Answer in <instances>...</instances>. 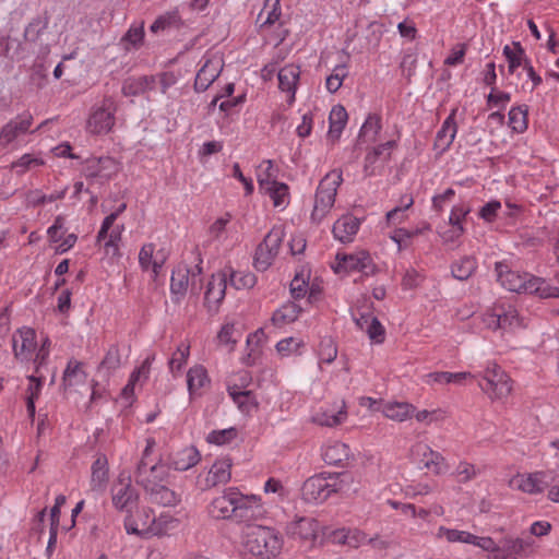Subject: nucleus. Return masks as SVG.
<instances>
[{"label": "nucleus", "instance_id": "obj_1", "mask_svg": "<svg viewBox=\"0 0 559 559\" xmlns=\"http://www.w3.org/2000/svg\"><path fill=\"white\" fill-rule=\"evenodd\" d=\"M207 513L212 519L229 520L249 527L263 520L267 511L261 496L243 493L239 487L230 486L211 500Z\"/></svg>", "mask_w": 559, "mask_h": 559}, {"label": "nucleus", "instance_id": "obj_2", "mask_svg": "<svg viewBox=\"0 0 559 559\" xmlns=\"http://www.w3.org/2000/svg\"><path fill=\"white\" fill-rule=\"evenodd\" d=\"M497 282L507 290L518 294H536L542 298L559 297V288L551 286L544 278L528 272L512 270L506 261L496 262Z\"/></svg>", "mask_w": 559, "mask_h": 559}, {"label": "nucleus", "instance_id": "obj_3", "mask_svg": "<svg viewBox=\"0 0 559 559\" xmlns=\"http://www.w3.org/2000/svg\"><path fill=\"white\" fill-rule=\"evenodd\" d=\"M242 546L257 559H275L282 554L284 537L272 526L253 525L243 532Z\"/></svg>", "mask_w": 559, "mask_h": 559}, {"label": "nucleus", "instance_id": "obj_4", "mask_svg": "<svg viewBox=\"0 0 559 559\" xmlns=\"http://www.w3.org/2000/svg\"><path fill=\"white\" fill-rule=\"evenodd\" d=\"M353 483L346 473H321L309 477L302 485V498L308 502L321 503L333 493L344 492Z\"/></svg>", "mask_w": 559, "mask_h": 559}, {"label": "nucleus", "instance_id": "obj_5", "mask_svg": "<svg viewBox=\"0 0 559 559\" xmlns=\"http://www.w3.org/2000/svg\"><path fill=\"white\" fill-rule=\"evenodd\" d=\"M343 182L341 169L329 171L319 182L314 194L313 209L310 214L312 224L320 225L331 213L340 186Z\"/></svg>", "mask_w": 559, "mask_h": 559}, {"label": "nucleus", "instance_id": "obj_6", "mask_svg": "<svg viewBox=\"0 0 559 559\" xmlns=\"http://www.w3.org/2000/svg\"><path fill=\"white\" fill-rule=\"evenodd\" d=\"M483 322L488 329L502 333H515L526 326L516 307L503 300L497 301L484 313Z\"/></svg>", "mask_w": 559, "mask_h": 559}, {"label": "nucleus", "instance_id": "obj_7", "mask_svg": "<svg viewBox=\"0 0 559 559\" xmlns=\"http://www.w3.org/2000/svg\"><path fill=\"white\" fill-rule=\"evenodd\" d=\"M479 388L492 401L507 399L511 391V379L507 372L496 362L489 361L483 373Z\"/></svg>", "mask_w": 559, "mask_h": 559}, {"label": "nucleus", "instance_id": "obj_8", "mask_svg": "<svg viewBox=\"0 0 559 559\" xmlns=\"http://www.w3.org/2000/svg\"><path fill=\"white\" fill-rule=\"evenodd\" d=\"M286 236L283 225H275L265 235L263 241L258 246L253 264L258 271H266L277 257L282 242Z\"/></svg>", "mask_w": 559, "mask_h": 559}, {"label": "nucleus", "instance_id": "obj_9", "mask_svg": "<svg viewBox=\"0 0 559 559\" xmlns=\"http://www.w3.org/2000/svg\"><path fill=\"white\" fill-rule=\"evenodd\" d=\"M333 269L338 274L360 272L366 276L373 275L377 272V265L366 250H356L352 253L338 252Z\"/></svg>", "mask_w": 559, "mask_h": 559}, {"label": "nucleus", "instance_id": "obj_10", "mask_svg": "<svg viewBox=\"0 0 559 559\" xmlns=\"http://www.w3.org/2000/svg\"><path fill=\"white\" fill-rule=\"evenodd\" d=\"M115 103L107 98L100 105L94 106L86 122V130L92 134H104L111 131L115 126Z\"/></svg>", "mask_w": 559, "mask_h": 559}, {"label": "nucleus", "instance_id": "obj_11", "mask_svg": "<svg viewBox=\"0 0 559 559\" xmlns=\"http://www.w3.org/2000/svg\"><path fill=\"white\" fill-rule=\"evenodd\" d=\"M551 471H537L533 473L516 474L510 480V487L528 495L542 493L554 480Z\"/></svg>", "mask_w": 559, "mask_h": 559}, {"label": "nucleus", "instance_id": "obj_12", "mask_svg": "<svg viewBox=\"0 0 559 559\" xmlns=\"http://www.w3.org/2000/svg\"><path fill=\"white\" fill-rule=\"evenodd\" d=\"M324 527L320 523L308 516L298 518L286 525V534L300 543L313 547Z\"/></svg>", "mask_w": 559, "mask_h": 559}, {"label": "nucleus", "instance_id": "obj_13", "mask_svg": "<svg viewBox=\"0 0 559 559\" xmlns=\"http://www.w3.org/2000/svg\"><path fill=\"white\" fill-rule=\"evenodd\" d=\"M322 536L333 545L357 549L367 544L368 534L357 527H324Z\"/></svg>", "mask_w": 559, "mask_h": 559}, {"label": "nucleus", "instance_id": "obj_14", "mask_svg": "<svg viewBox=\"0 0 559 559\" xmlns=\"http://www.w3.org/2000/svg\"><path fill=\"white\" fill-rule=\"evenodd\" d=\"M138 500L135 488L131 484L130 476L121 473L111 487V501L119 511L129 512Z\"/></svg>", "mask_w": 559, "mask_h": 559}, {"label": "nucleus", "instance_id": "obj_15", "mask_svg": "<svg viewBox=\"0 0 559 559\" xmlns=\"http://www.w3.org/2000/svg\"><path fill=\"white\" fill-rule=\"evenodd\" d=\"M202 66L197 73L194 88L198 92H204L221 74L224 61L218 53H206L202 58Z\"/></svg>", "mask_w": 559, "mask_h": 559}, {"label": "nucleus", "instance_id": "obj_16", "mask_svg": "<svg viewBox=\"0 0 559 559\" xmlns=\"http://www.w3.org/2000/svg\"><path fill=\"white\" fill-rule=\"evenodd\" d=\"M155 514L147 507L140 508L134 514H129L124 519V528L128 534L141 537L153 536Z\"/></svg>", "mask_w": 559, "mask_h": 559}, {"label": "nucleus", "instance_id": "obj_17", "mask_svg": "<svg viewBox=\"0 0 559 559\" xmlns=\"http://www.w3.org/2000/svg\"><path fill=\"white\" fill-rule=\"evenodd\" d=\"M167 260L164 249H156L152 242L144 243L139 252V265L144 272H152V278L157 280Z\"/></svg>", "mask_w": 559, "mask_h": 559}, {"label": "nucleus", "instance_id": "obj_18", "mask_svg": "<svg viewBox=\"0 0 559 559\" xmlns=\"http://www.w3.org/2000/svg\"><path fill=\"white\" fill-rule=\"evenodd\" d=\"M12 347L16 359L21 361L31 360L37 348L35 330L27 326L19 329L12 335Z\"/></svg>", "mask_w": 559, "mask_h": 559}, {"label": "nucleus", "instance_id": "obj_19", "mask_svg": "<svg viewBox=\"0 0 559 559\" xmlns=\"http://www.w3.org/2000/svg\"><path fill=\"white\" fill-rule=\"evenodd\" d=\"M33 124V116L23 112L5 123L0 131V145L7 147L26 134Z\"/></svg>", "mask_w": 559, "mask_h": 559}, {"label": "nucleus", "instance_id": "obj_20", "mask_svg": "<svg viewBox=\"0 0 559 559\" xmlns=\"http://www.w3.org/2000/svg\"><path fill=\"white\" fill-rule=\"evenodd\" d=\"M227 282L222 270L213 274L206 285L204 305L209 312H217L219 305L225 298Z\"/></svg>", "mask_w": 559, "mask_h": 559}, {"label": "nucleus", "instance_id": "obj_21", "mask_svg": "<svg viewBox=\"0 0 559 559\" xmlns=\"http://www.w3.org/2000/svg\"><path fill=\"white\" fill-rule=\"evenodd\" d=\"M361 219L352 213L343 214L332 226V235L342 243L353 242L360 229Z\"/></svg>", "mask_w": 559, "mask_h": 559}, {"label": "nucleus", "instance_id": "obj_22", "mask_svg": "<svg viewBox=\"0 0 559 559\" xmlns=\"http://www.w3.org/2000/svg\"><path fill=\"white\" fill-rule=\"evenodd\" d=\"M395 146L396 142L391 140L371 148L365 157L364 171L366 176H374L377 170L390 159L391 152Z\"/></svg>", "mask_w": 559, "mask_h": 559}, {"label": "nucleus", "instance_id": "obj_23", "mask_svg": "<svg viewBox=\"0 0 559 559\" xmlns=\"http://www.w3.org/2000/svg\"><path fill=\"white\" fill-rule=\"evenodd\" d=\"M267 5L264 7V10L259 14V19L266 13L265 20L261 23L260 29L262 33L266 34L269 29L273 26H276L274 40L276 44L282 43L288 35V31L283 27V23L280 21L282 15L281 4L280 2L273 1L271 10H266Z\"/></svg>", "mask_w": 559, "mask_h": 559}, {"label": "nucleus", "instance_id": "obj_24", "mask_svg": "<svg viewBox=\"0 0 559 559\" xmlns=\"http://www.w3.org/2000/svg\"><path fill=\"white\" fill-rule=\"evenodd\" d=\"M201 461V454L194 445H187L174 451L168 459L169 467L178 472H186Z\"/></svg>", "mask_w": 559, "mask_h": 559}, {"label": "nucleus", "instance_id": "obj_25", "mask_svg": "<svg viewBox=\"0 0 559 559\" xmlns=\"http://www.w3.org/2000/svg\"><path fill=\"white\" fill-rule=\"evenodd\" d=\"M278 87L287 94L289 105L295 102V94L300 79V68L296 64L283 67L278 73Z\"/></svg>", "mask_w": 559, "mask_h": 559}, {"label": "nucleus", "instance_id": "obj_26", "mask_svg": "<svg viewBox=\"0 0 559 559\" xmlns=\"http://www.w3.org/2000/svg\"><path fill=\"white\" fill-rule=\"evenodd\" d=\"M347 418V409L344 401L332 407H321L314 413L312 420L320 426L334 427L343 424Z\"/></svg>", "mask_w": 559, "mask_h": 559}, {"label": "nucleus", "instance_id": "obj_27", "mask_svg": "<svg viewBox=\"0 0 559 559\" xmlns=\"http://www.w3.org/2000/svg\"><path fill=\"white\" fill-rule=\"evenodd\" d=\"M457 109H452L451 114L443 121L440 130L437 132L435 139V148L439 150L441 153L445 152L452 145L456 133L457 126L455 121Z\"/></svg>", "mask_w": 559, "mask_h": 559}, {"label": "nucleus", "instance_id": "obj_28", "mask_svg": "<svg viewBox=\"0 0 559 559\" xmlns=\"http://www.w3.org/2000/svg\"><path fill=\"white\" fill-rule=\"evenodd\" d=\"M235 234H237V230L230 225L229 214L215 219L209 228L210 237L226 246L233 245L237 241V238L234 237Z\"/></svg>", "mask_w": 559, "mask_h": 559}, {"label": "nucleus", "instance_id": "obj_29", "mask_svg": "<svg viewBox=\"0 0 559 559\" xmlns=\"http://www.w3.org/2000/svg\"><path fill=\"white\" fill-rule=\"evenodd\" d=\"M109 479L108 460L105 455H98L91 467V490L104 492Z\"/></svg>", "mask_w": 559, "mask_h": 559}, {"label": "nucleus", "instance_id": "obj_30", "mask_svg": "<svg viewBox=\"0 0 559 559\" xmlns=\"http://www.w3.org/2000/svg\"><path fill=\"white\" fill-rule=\"evenodd\" d=\"M211 383L207 370L202 365L191 367L187 372V385L191 397L201 396L203 389Z\"/></svg>", "mask_w": 559, "mask_h": 559}, {"label": "nucleus", "instance_id": "obj_31", "mask_svg": "<svg viewBox=\"0 0 559 559\" xmlns=\"http://www.w3.org/2000/svg\"><path fill=\"white\" fill-rule=\"evenodd\" d=\"M231 460L228 457L216 460L207 473L206 484L210 487L227 484L231 478Z\"/></svg>", "mask_w": 559, "mask_h": 559}, {"label": "nucleus", "instance_id": "obj_32", "mask_svg": "<svg viewBox=\"0 0 559 559\" xmlns=\"http://www.w3.org/2000/svg\"><path fill=\"white\" fill-rule=\"evenodd\" d=\"M190 271L185 264H178L171 273L170 293L173 300L179 302L186 295L189 286Z\"/></svg>", "mask_w": 559, "mask_h": 559}, {"label": "nucleus", "instance_id": "obj_33", "mask_svg": "<svg viewBox=\"0 0 559 559\" xmlns=\"http://www.w3.org/2000/svg\"><path fill=\"white\" fill-rule=\"evenodd\" d=\"M225 280L235 289H250L257 284V276L250 271H236L230 265L222 269Z\"/></svg>", "mask_w": 559, "mask_h": 559}, {"label": "nucleus", "instance_id": "obj_34", "mask_svg": "<svg viewBox=\"0 0 559 559\" xmlns=\"http://www.w3.org/2000/svg\"><path fill=\"white\" fill-rule=\"evenodd\" d=\"M355 322L373 343L381 344L384 342L385 330L377 318L371 314H361L359 318H355Z\"/></svg>", "mask_w": 559, "mask_h": 559}, {"label": "nucleus", "instance_id": "obj_35", "mask_svg": "<svg viewBox=\"0 0 559 559\" xmlns=\"http://www.w3.org/2000/svg\"><path fill=\"white\" fill-rule=\"evenodd\" d=\"M350 456L349 447L341 441L328 442L322 448V457L326 464L338 465Z\"/></svg>", "mask_w": 559, "mask_h": 559}, {"label": "nucleus", "instance_id": "obj_36", "mask_svg": "<svg viewBox=\"0 0 559 559\" xmlns=\"http://www.w3.org/2000/svg\"><path fill=\"white\" fill-rule=\"evenodd\" d=\"M87 169L90 176L109 179L118 173L119 167L115 158L105 156L88 160Z\"/></svg>", "mask_w": 559, "mask_h": 559}, {"label": "nucleus", "instance_id": "obj_37", "mask_svg": "<svg viewBox=\"0 0 559 559\" xmlns=\"http://www.w3.org/2000/svg\"><path fill=\"white\" fill-rule=\"evenodd\" d=\"M502 52L508 61L509 74H514L520 67L525 69V64L531 62L525 53V50L518 41L513 43L512 45H506Z\"/></svg>", "mask_w": 559, "mask_h": 559}, {"label": "nucleus", "instance_id": "obj_38", "mask_svg": "<svg viewBox=\"0 0 559 559\" xmlns=\"http://www.w3.org/2000/svg\"><path fill=\"white\" fill-rule=\"evenodd\" d=\"M266 341V335L263 329H258L253 333H250L247 337V355L243 357V364L247 366H253L257 364L261 348Z\"/></svg>", "mask_w": 559, "mask_h": 559}, {"label": "nucleus", "instance_id": "obj_39", "mask_svg": "<svg viewBox=\"0 0 559 559\" xmlns=\"http://www.w3.org/2000/svg\"><path fill=\"white\" fill-rule=\"evenodd\" d=\"M261 191L269 195L275 209L283 211L290 203L289 187L284 182L276 181Z\"/></svg>", "mask_w": 559, "mask_h": 559}, {"label": "nucleus", "instance_id": "obj_40", "mask_svg": "<svg viewBox=\"0 0 559 559\" xmlns=\"http://www.w3.org/2000/svg\"><path fill=\"white\" fill-rule=\"evenodd\" d=\"M525 543L521 538L504 537L498 543V550L492 559H518L524 551Z\"/></svg>", "mask_w": 559, "mask_h": 559}, {"label": "nucleus", "instance_id": "obj_41", "mask_svg": "<svg viewBox=\"0 0 559 559\" xmlns=\"http://www.w3.org/2000/svg\"><path fill=\"white\" fill-rule=\"evenodd\" d=\"M145 488L150 492L151 500L157 504L168 507L175 506L180 501L179 496L166 486L158 484H146Z\"/></svg>", "mask_w": 559, "mask_h": 559}, {"label": "nucleus", "instance_id": "obj_42", "mask_svg": "<svg viewBox=\"0 0 559 559\" xmlns=\"http://www.w3.org/2000/svg\"><path fill=\"white\" fill-rule=\"evenodd\" d=\"M416 411V407L407 402H390L386 403L383 408V415L395 421H404L412 417Z\"/></svg>", "mask_w": 559, "mask_h": 559}, {"label": "nucleus", "instance_id": "obj_43", "mask_svg": "<svg viewBox=\"0 0 559 559\" xmlns=\"http://www.w3.org/2000/svg\"><path fill=\"white\" fill-rule=\"evenodd\" d=\"M348 120V115L346 109L342 105H335L332 107L329 116V138L332 140H337Z\"/></svg>", "mask_w": 559, "mask_h": 559}, {"label": "nucleus", "instance_id": "obj_44", "mask_svg": "<svg viewBox=\"0 0 559 559\" xmlns=\"http://www.w3.org/2000/svg\"><path fill=\"white\" fill-rule=\"evenodd\" d=\"M241 336V331L234 322H226L221 326L216 338L218 345L226 347L229 352H233Z\"/></svg>", "mask_w": 559, "mask_h": 559}, {"label": "nucleus", "instance_id": "obj_45", "mask_svg": "<svg viewBox=\"0 0 559 559\" xmlns=\"http://www.w3.org/2000/svg\"><path fill=\"white\" fill-rule=\"evenodd\" d=\"M228 394L238 408L245 414H249L258 407V402L251 391H241L234 385L228 386Z\"/></svg>", "mask_w": 559, "mask_h": 559}, {"label": "nucleus", "instance_id": "obj_46", "mask_svg": "<svg viewBox=\"0 0 559 559\" xmlns=\"http://www.w3.org/2000/svg\"><path fill=\"white\" fill-rule=\"evenodd\" d=\"M156 79L154 76H141L129 79L122 86V93L126 96H136L151 91L155 87Z\"/></svg>", "mask_w": 559, "mask_h": 559}, {"label": "nucleus", "instance_id": "obj_47", "mask_svg": "<svg viewBox=\"0 0 559 559\" xmlns=\"http://www.w3.org/2000/svg\"><path fill=\"white\" fill-rule=\"evenodd\" d=\"M509 126L515 133H523L528 128V106H512L508 114Z\"/></svg>", "mask_w": 559, "mask_h": 559}, {"label": "nucleus", "instance_id": "obj_48", "mask_svg": "<svg viewBox=\"0 0 559 559\" xmlns=\"http://www.w3.org/2000/svg\"><path fill=\"white\" fill-rule=\"evenodd\" d=\"M477 270V260L474 257H463L452 263L451 273L459 281L468 280Z\"/></svg>", "mask_w": 559, "mask_h": 559}, {"label": "nucleus", "instance_id": "obj_49", "mask_svg": "<svg viewBox=\"0 0 559 559\" xmlns=\"http://www.w3.org/2000/svg\"><path fill=\"white\" fill-rule=\"evenodd\" d=\"M301 309L295 302H287L280 307L272 316V322L276 326H284L297 320Z\"/></svg>", "mask_w": 559, "mask_h": 559}, {"label": "nucleus", "instance_id": "obj_50", "mask_svg": "<svg viewBox=\"0 0 559 559\" xmlns=\"http://www.w3.org/2000/svg\"><path fill=\"white\" fill-rule=\"evenodd\" d=\"M310 282V269L306 265L301 266L295 274L290 283V292L294 298H302L308 294Z\"/></svg>", "mask_w": 559, "mask_h": 559}, {"label": "nucleus", "instance_id": "obj_51", "mask_svg": "<svg viewBox=\"0 0 559 559\" xmlns=\"http://www.w3.org/2000/svg\"><path fill=\"white\" fill-rule=\"evenodd\" d=\"M255 176L260 190L277 181V170L270 159H264L258 165Z\"/></svg>", "mask_w": 559, "mask_h": 559}, {"label": "nucleus", "instance_id": "obj_52", "mask_svg": "<svg viewBox=\"0 0 559 559\" xmlns=\"http://www.w3.org/2000/svg\"><path fill=\"white\" fill-rule=\"evenodd\" d=\"M86 374L83 370V365L74 359H71L63 373V383L66 386H75L84 383Z\"/></svg>", "mask_w": 559, "mask_h": 559}, {"label": "nucleus", "instance_id": "obj_53", "mask_svg": "<svg viewBox=\"0 0 559 559\" xmlns=\"http://www.w3.org/2000/svg\"><path fill=\"white\" fill-rule=\"evenodd\" d=\"M179 523V519L169 512H162L157 518L155 516L153 536L168 535L178 528Z\"/></svg>", "mask_w": 559, "mask_h": 559}, {"label": "nucleus", "instance_id": "obj_54", "mask_svg": "<svg viewBox=\"0 0 559 559\" xmlns=\"http://www.w3.org/2000/svg\"><path fill=\"white\" fill-rule=\"evenodd\" d=\"M437 538L444 539L448 543L472 544L473 534L466 531L448 528L440 526L436 533Z\"/></svg>", "mask_w": 559, "mask_h": 559}, {"label": "nucleus", "instance_id": "obj_55", "mask_svg": "<svg viewBox=\"0 0 559 559\" xmlns=\"http://www.w3.org/2000/svg\"><path fill=\"white\" fill-rule=\"evenodd\" d=\"M304 347L302 340L298 337H285L277 342L275 348L277 354L284 358V357H290L294 355H299L300 349Z\"/></svg>", "mask_w": 559, "mask_h": 559}, {"label": "nucleus", "instance_id": "obj_56", "mask_svg": "<svg viewBox=\"0 0 559 559\" xmlns=\"http://www.w3.org/2000/svg\"><path fill=\"white\" fill-rule=\"evenodd\" d=\"M44 165L45 162L41 157L33 154H24L11 164V169L15 170L17 175H24L26 171Z\"/></svg>", "mask_w": 559, "mask_h": 559}, {"label": "nucleus", "instance_id": "obj_57", "mask_svg": "<svg viewBox=\"0 0 559 559\" xmlns=\"http://www.w3.org/2000/svg\"><path fill=\"white\" fill-rule=\"evenodd\" d=\"M381 117L377 114H370L362 123L359 136L369 141H374L381 130Z\"/></svg>", "mask_w": 559, "mask_h": 559}, {"label": "nucleus", "instance_id": "obj_58", "mask_svg": "<svg viewBox=\"0 0 559 559\" xmlns=\"http://www.w3.org/2000/svg\"><path fill=\"white\" fill-rule=\"evenodd\" d=\"M190 355L189 344L182 342L178 345L177 349L173 354L169 360V369L173 373L180 372L183 366L187 364Z\"/></svg>", "mask_w": 559, "mask_h": 559}, {"label": "nucleus", "instance_id": "obj_59", "mask_svg": "<svg viewBox=\"0 0 559 559\" xmlns=\"http://www.w3.org/2000/svg\"><path fill=\"white\" fill-rule=\"evenodd\" d=\"M428 455H430V457L425 464V468H427L433 475H443L449 472L450 465L440 452L429 451Z\"/></svg>", "mask_w": 559, "mask_h": 559}, {"label": "nucleus", "instance_id": "obj_60", "mask_svg": "<svg viewBox=\"0 0 559 559\" xmlns=\"http://www.w3.org/2000/svg\"><path fill=\"white\" fill-rule=\"evenodd\" d=\"M238 436L236 428L230 427L227 429L213 430L206 436V441L215 445H225L233 442Z\"/></svg>", "mask_w": 559, "mask_h": 559}, {"label": "nucleus", "instance_id": "obj_61", "mask_svg": "<svg viewBox=\"0 0 559 559\" xmlns=\"http://www.w3.org/2000/svg\"><path fill=\"white\" fill-rule=\"evenodd\" d=\"M348 75L347 67L345 64H337L333 72L326 78L325 87L330 93H336L344 79Z\"/></svg>", "mask_w": 559, "mask_h": 559}, {"label": "nucleus", "instance_id": "obj_62", "mask_svg": "<svg viewBox=\"0 0 559 559\" xmlns=\"http://www.w3.org/2000/svg\"><path fill=\"white\" fill-rule=\"evenodd\" d=\"M121 365V356L119 348L114 345L110 346L107 350L104 359L100 362L99 371H106L107 373H110L115 370H117Z\"/></svg>", "mask_w": 559, "mask_h": 559}, {"label": "nucleus", "instance_id": "obj_63", "mask_svg": "<svg viewBox=\"0 0 559 559\" xmlns=\"http://www.w3.org/2000/svg\"><path fill=\"white\" fill-rule=\"evenodd\" d=\"M337 356V347L331 338L323 340L319 346V364H331Z\"/></svg>", "mask_w": 559, "mask_h": 559}, {"label": "nucleus", "instance_id": "obj_64", "mask_svg": "<svg viewBox=\"0 0 559 559\" xmlns=\"http://www.w3.org/2000/svg\"><path fill=\"white\" fill-rule=\"evenodd\" d=\"M124 231V225L123 224H116V222L109 227V230L107 231V236L100 241H104V247L106 249L118 248V243L121 240L122 234Z\"/></svg>", "mask_w": 559, "mask_h": 559}]
</instances>
